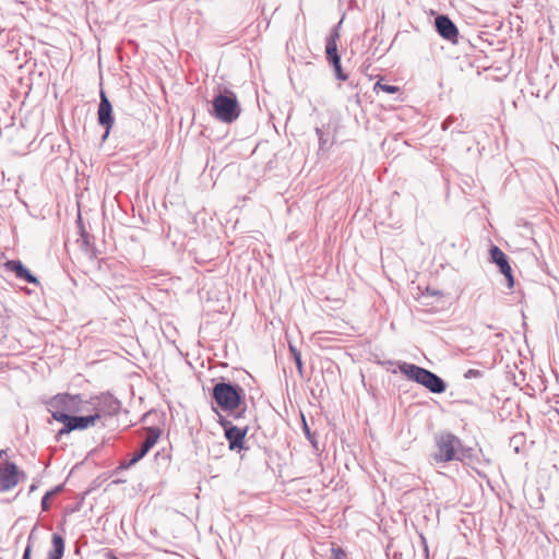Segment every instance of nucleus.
I'll return each instance as SVG.
<instances>
[{"label": "nucleus", "instance_id": "nucleus-14", "mask_svg": "<svg viewBox=\"0 0 559 559\" xmlns=\"http://www.w3.org/2000/svg\"><path fill=\"white\" fill-rule=\"evenodd\" d=\"M5 269L13 272L15 276L31 284H38V280L33 275L20 260H9L4 264Z\"/></svg>", "mask_w": 559, "mask_h": 559}, {"label": "nucleus", "instance_id": "nucleus-3", "mask_svg": "<svg viewBox=\"0 0 559 559\" xmlns=\"http://www.w3.org/2000/svg\"><path fill=\"white\" fill-rule=\"evenodd\" d=\"M79 403L80 394L60 393L47 402V409L52 418L60 423V415L71 416L72 414H78Z\"/></svg>", "mask_w": 559, "mask_h": 559}, {"label": "nucleus", "instance_id": "nucleus-5", "mask_svg": "<svg viewBox=\"0 0 559 559\" xmlns=\"http://www.w3.org/2000/svg\"><path fill=\"white\" fill-rule=\"evenodd\" d=\"M213 399L224 411H235L240 404L238 389L229 382H219L213 388Z\"/></svg>", "mask_w": 559, "mask_h": 559}, {"label": "nucleus", "instance_id": "nucleus-27", "mask_svg": "<svg viewBox=\"0 0 559 559\" xmlns=\"http://www.w3.org/2000/svg\"><path fill=\"white\" fill-rule=\"evenodd\" d=\"M22 559H31V548H29V546H26Z\"/></svg>", "mask_w": 559, "mask_h": 559}, {"label": "nucleus", "instance_id": "nucleus-26", "mask_svg": "<svg viewBox=\"0 0 559 559\" xmlns=\"http://www.w3.org/2000/svg\"><path fill=\"white\" fill-rule=\"evenodd\" d=\"M36 528H37V526L35 525V526L33 527V530H32V532H31V534H29L28 538H27V545H26V546H29V548H31V549H32V547H33L34 533H35Z\"/></svg>", "mask_w": 559, "mask_h": 559}, {"label": "nucleus", "instance_id": "nucleus-23", "mask_svg": "<svg viewBox=\"0 0 559 559\" xmlns=\"http://www.w3.org/2000/svg\"><path fill=\"white\" fill-rule=\"evenodd\" d=\"M316 133L318 135V139H319V146H320V150H323L328 143V140L324 138V134L322 132V130L320 128H317L316 129Z\"/></svg>", "mask_w": 559, "mask_h": 559}, {"label": "nucleus", "instance_id": "nucleus-9", "mask_svg": "<svg viewBox=\"0 0 559 559\" xmlns=\"http://www.w3.org/2000/svg\"><path fill=\"white\" fill-rule=\"evenodd\" d=\"M98 123L105 128L103 140H106L114 126L112 106L104 91H100V102L98 105Z\"/></svg>", "mask_w": 559, "mask_h": 559}, {"label": "nucleus", "instance_id": "nucleus-1", "mask_svg": "<svg viewBox=\"0 0 559 559\" xmlns=\"http://www.w3.org/2000/svg\"><path fill=\"white\" fill-rule=\"evenodd\" d=\"M438 452L435 460L438 462L463 461L472 454L471 449H465L461 440L452 433L440 436L437 441Z\"/></svg>", "mask_w": 559, "mask_h": 559}, {"label": "nucleus", "instance_id": "nucleus-28", "mask_svg": "<svg viewBox=\"0 0 559 559\" xmlns=\"http://www.w3.org/2000/svg\"><path fill=\"white\" fill-rule=\"evenodd\" d=\"M36 489H37V485H36V484H32V485L29 486L28 493L34 492Z\"/></svg>", "mask_w": 559, "mask_h": 559}, {"label": "nucleus", "instance_id": "nucleus-12", "mask_svg": "<svg viewBox=\"0 0 559 559\" xmlns=\"http://www.w3.org/2000/svg\"><path fill=\"white\" fill-rule=\"evenodd\" d=\"M490 255L491 260L499 266L500 272L506 276L508 281V287L512 288L514 285V280L507 255L497 246H493L490 249Z\"/></svg>", "mask_w": 559, "mask_h": 559}, {"label": "nucleus", "instance_id": "nucleus-20", "mask_svg": "<svg viewBox=\"0 0 559 559\" xmlns=\"http://www.w3.org/2000/svg\"><path fill=\"white\" fill-rule=\"evenodd\" d=\"M332 64H333L334 70H335L336 78L338 80L345 81L347 79V75H345L343 73V71H342L341 59H338L336 63H332Z\"/></svg>", "mask_w": 559, "mask_h": 559}, {"label": "nucleus", "instance_id": "nucleus-24", "mask_svg": "<svg viewBox=\"0 0 559 559\" xmlns=\"http://www.w3.org/2000/svg\"><path fill=\"white\" fill-rule=\"evenodd\" d=\"M480 376V371L478 370H475V369H469L466 371V373L464 374V377L466 379H471V378H475V377H479Z\"/></svg>", "mask_w": 559, "mask_h": 559}, {"label": "nucleus", "instance_id": "nucleus-30", "mask_svg": "<svg viewBox=\"0 0 559 559\" xmlns=\"http://www.w3.org/2000/svg\"><path fill=\"white\" fill-rule=\"evenodd\" d=\"M112 559H118V558L114 556Z\"/></svg>", "mask_w": 559, "mask_h": 559}, {"label": "nucleus", "instance_id": "nucleus-11", "mask_svg": "<svg viewBox=\"0 0 559 559\" xmlns=\"http://www.w3.org/2000/svg\"><path fill=\"white\" fill-rule=\"evenodd\" d=\"M94 403L97 405V415L98 419L104 416H114L117 415L120 411L121 404L119 400H117L111 394H102L99 396H94Z\"/></svg>", "mask_w": 559, "mask_h": 559}, {"label": "nucleus", "instance_id": "nucleus-16", "mask_svg": "<svg viewBox=\"0 0 559 559\" xmlns=\"http://www.w3.org/2000/svg\"><path fill=\"white\" fill-rule=\"evenodd\" d=\"M64 539L61 535L53 533L51 536V548L48 551L47 559H61L64 554Z\"/></svg>", "mask_w": 559, "mask_h": 559}, {"label": "nucleus", "instance_id": "nucleus-7", "mask_svg": "<svg viewBox=\"0 0 559 559\" xmlns=\"http://www.w3.org/2000/svg\"><path fill=\"white\" fill-rule=\"evenodd\" d=\"M25 473L20 471L15 463L11 461L0 462L1 492L12 490L17 486L21 479L25 478Z\"/></svg>", "mask_w": 559, "mask_h": 559}, {"label": "nucleus", "instance_id": "nucleus-15", "mask_svg": "<svg viewBox=\"0 0 559 559\" xmlns=\"http://www.w3.org/2000/svg\"><path fill=\"white\" fill-rule=\"evenodd\" d=\"M340 38V33L336 28H334L330 36L326 38L325 52L326 58L331 63H336L340 58L337 53V40Z\"/></svg>", "mask_w": 559, "mask_h": 559}, {"label": "nucleus", "instance_id": "nucleus-21", "mask_svg": "<svg viewBox=\"0 0 559 559\" xmlns=\"http://www.w3.org/2000/svg\"><path fill=\"white\" fill-rule=\"evenodd\" d=\"M78 222L80 224L82 243H83V246H90V235L86 233V230L83 228V226H81V216L80 215H79Z\"/></svg>", "mask_w": 559, "mask_h": 559}, {"label": "nucleus", "instance_id": "nucleus-8", "mask_svg": "<svg viewBox=\"0 0 559 559\" xmlns=\"http://www.w3.org/2000/svg\"><path fill=\"white\" fill-rule=\"evenodd\" d=\"M60 423L64 426L58 432L59 436L70 433L73 430H83L91 426H94L98 419L97 414H90L85 416H64L60 415Z\"/></svg>", "mask_w": 559, "mask_h": 559}, {"label": "nucleus", "instance_id": "nucleus-19", "mask_svg": "<svg viewBox=\"0 0 559 559\" xmlns=\"http://www.w3.org/2000/svg\"><path fill=\"white\" fill-rule=\"evenodd\" d=\"M374 92H384V93H388V94H395L399 92V87L397 86H394V85H389V84H383L381 81H378L376 84H374V87H373Z\"/></svg>", "mask_w": 559, "mask_h": 559}, {"label": "nucleus", "instance_id": "nucleus-18", "mask_svg": "<svg viewBox=\"0 0 559 559\" xmlns=\"http://www.w3.org/2000/svg\"><path fill=\"white\" fill-rule=\"evenodd\" d=\"M61 490H62V486L59 485L45 493V496L41 499V510L43 511L49 510V508H50L49 499H51L53 496H56Z\"/></svg>", "mask_w": 559, "mask_h": 559}, {"label": "nucleus", "instance_id": "nucleus-13", "mask_svg": "<svg viewBox=\"0 0 559 559\" xmlns=\"http://www.w3.org/2000/svg\"><path fill=\"white\" fill-rule=\"evenodd\" d=\"M436 27L440 36L444 39L456 43L459 31L454 23L445 15H440L436 19Z\"/></svg>", "mask_w": 559, "mask_h": 559}, {"label": "nucleus", "instance_id": "nucleus-29", "mask_svg": "<svg viewBox=\"0 0 559 559\" xmlns=\"http://www.w3.org/2000/svg\"><path fill=\"white\" fill-rule=\"evenodd\" d=\"M7 454V450H0V459Z\"/></svg>", "mask_w": 559, "mask_h": 559}, {"label": "nucleus", "instance_id": "nucleus-17", "mask_svg": "<svg viewBox=\"0 0 559 559\" xmlns=\"http://www.w3.org/2000/svg\"><path fill=\"white\" fill-rule=\"evenodd\" d=\"M97 405L94 403V396L90 400H83L80 395V403L78 405V414L85 413L86 415L97 413Z\"/></svg>", "mask_w": 559, "mask_h": 559}, {"label": "nucleus", "instance_id": "nucleus-6", "mask_svg": "<svg viewBox=\"0 0 559 559\" xmlns=\"http://www.w3.org/2000/svg\"><path fill=\"white\" fill-rule=\"evenodd\" d=\"M160 431L156 427H150L146 429L145 439L139 450H136L129 460L122 461L117 467L118 471L128 469L143 459L146 453L156 444Z\"/></svg>", "mask_w": 559, "mask_h": 559}, {"label": "nucleus", "instance_id": "nucleus-2", "mask_svg": "<svg viewBox=\"0 0 559 559\" xmlns=\"http://www.w3.org/2000/svg\"><path fill=\"white\" fill-rule=\"evenodd\" d=\"M400 370L411 380L418 382L432 393H442L445 391L443 380L427 369L413 364L403 362L400 365Z\"/></svg>", "mask_w": 559, "mask_h": 559}, {"label": "nucleus", "instance_id": "nucleus-10", "mask_svg": "<svg viewBox=\"0 0 559 559\" xmlns=\"http://www.w3.org/2000/svg\"><path fill=\"white\" fill-rule=\"evenodd\" d=\"M219 424L225 430V437L229 442V448L231 450L238 449L241 450L245 448V430L239 429L236 426H233L229 420L218 414Z\"/></svg>", "mask_w": 559, "mask_h": 559}, {"label": "nucleus", "instance_id": "nucleus-25", "mask_svg": "<svg viewBox=\"0 0 559 559\" xmlns=\"http://www.w3.org/2000/svg\"><path fill=\"white\" fill-rule=\"evenodd\" d=\"M420 539H421V543H423V546H424L425 557H426V559H428L429 550H428L427 540H426L424 535H420Z\"/></svg>", "mask_w": 559, "mask_h": 559}, {"label": "nucleus", "instance_id": "nucleus-4", "mask_svg": "<svg viewBox=\"0 0 559 559\" xmlns=\"http://www.w3.org/2000/svg\"><path fill=\"white\" fill-rule=\"evenodd\" d=\"M213 114L216 119L230 123L240 114L238 102L233 95L219 94L213 99Z\"/></svg>", "mask_w": 559, "mask_h": 559}, {"label": "nucleus", "instance_id": "nucleus-22", "mask_svg": "<svg viewBox=\"0 0 559 559\" xmlns=\"http://www.w3.org/2000/svg\"><path fill=\"white\" fill-rule=\"evenodd\" d=\"M290 348V352L294 356V359H295V362H296V366L299 370H301V367H302V362H301V355L300 353L294 347V346H289Z\"/></svg>", "mask_w": 559, "mask_h": 559}]
</instances>
